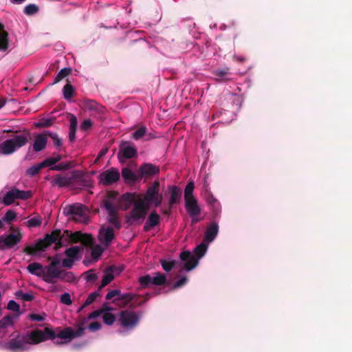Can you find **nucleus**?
<instances>
[{
	"label": "nucleus",
	"mask_w": 352,
	"mask_h": 352,
	"mask_svg": "<svg viewBox=\"0 0 352 352\" xmlns=\"http://www.w3.org/2000/svg\"><path fill=\"white\" fill-rule=\"evenodd\" d=\"M72 72V70L70 67L63 68L56 76L54 80L52 85H55V84L59 82L63 78H65V77L70 75Z\"/></svg>",
	"instance_id": "2f4dec72"
},
{
	"label": "nucleus",
	"mask_w": 352,
	"mask_h": 352,
	"mask_svg": "<svg viewBox=\"0 0 352 352\" xmlns=\"http://www.w3.org/2000/svg\"><path fill=\"white\" fill-rule=\"evenodd\" d=\"M140 295L131 294V293H125L121 294L118 295V297L115 298L113 300V302L119 304V301H121L123 306H126L131 301H133L135 298H139Z\"/></svg>",
	"instance_id": "a878e982"
},
{
	"label": "nucleus",
	"mask_w": 352,
	"mask_h": 352,
	"mask_svg": "<svg viewBox=\"0 0 352 352\" xmlns=\"http://www.w3.org/2000/svg\"><path fill=\"white\" fill-rule=\"evenodd\" d=\"M45 134L48 135V137L53 140V144L56 148H59L62 146V140L59 138L57 133H54L49 131H45Z\"/></svg>",
	"instance_id": "ea45409f"
},
{
	"label": "nucleus",
	"mask_w": 352,
	"mask_h": 352,
	"mask_svg": "<svg viewBox=\"0 0 352 352\" xmlns=\"http://www.w3.org/2000/svg\"><path fill=\"white\" fill-rule=\"evenodd\" d=\"M153 277L150 275L147 274L145 276H140L139 278V283L142 287L146 288L149 286V285L153 284Z\"/></svg>",
	"instance_id": "49530a36"
},
{
	"label": "nucleus",
	"mask_w": 352,
	"mask_h": 352,
	"mask_svg": "<svg viewBox=\"0 0 352 352\" xmlns=\"http://www.w3.org/2000/svg\"><path fill=\"white\" fill-rule=\"evenodd\" d=\"M122 176L126 183H135L140 180V175L135 174L130 168H124L122 170Z\"/></svg>",
	"instance_id": "393cba45"
},
{
	"label": "nucleus",
	"mask_w": 352,
	"mask_h": 352,
	"mask_svg": "<svg viewBox=\"0 0 352 352\" xmlns=\"http://www.w3.org/2000/svg\"><path fill=\"white\" fill-rule=\"evenodd\" d=\"M194 188L195 186L193 182H189L187 184L184 189V201L195 199L193 195Z\"/></svg>",
	"instance_id": "473e14b6"
},
{
	"label": "nucleus",
	"mask_w": 352,
	"mask_h": 352,
	"mask_svg": "<svg viewBox=\"0 0 352 352\" xmlns=\"http://www.w3.org/2000/svg\"><path fill=\"white\" fill-rule=\"evenodd\" d=\"M188 282V278L186 276H183L182 278L176 281L173 288L174 289L182 287V286L185 285Z\"/></svg>",
	"instance_id": "69168bd1"
},
{
	"label": "nucleus",
	"mask_w": 352,
	"mask_h": 352,
	"mask_svg": "<svg viewBox=\"0 0 352 352\" xmlns=\"http://www.w3.org/2000/svg\"><path fill=\"white\" fill-rule=\"evenodd\" d=\"M213 74L217 77L216 80L219 82L231 80V78L229 77L231 74L229 67L216 69L213 72Z\"/></svg>",
	"instance_id": "b1692460"
},
{
	"label": "nucleus",
	"mask_w": 352,
	"mask_h": 352,
	"mask_svg": "<svg viewBox=\"0 0 352 352\" xmlns=\"http://www.w3.org/2000/svg\"><path fill=\"white\" fill-rule=\"evenodd\" d=\"M32 192L30 190H21L16 188H13L6 192L3 203L6 206L12 204L16 199L27 200L32 197Z\"/></svg>",
	"instance_id": "6e6552de"
},
{
	"label": "nucleus",
	"mask_w": 352,
	"mask_h": 352,
	"mask_svg": "<svg viewBox=\"0 0 352 352\" xmlns=\"http://www.w3.org/2000/svg\"><path fill=\"white\" fill-rule=\"evenodd\" d=\"M61 269L48 265L44 267L43 280L47 283L54 284L60 276Z\"/></svg>",
	"instance_id": "ddd939ff"
},
{
	"label": "nucleus",
	"mask_w": 352,
	"mask_h": 352,
	"mask_svg": "<svg viewBox=\"0 0 352 352\" xmlns=\"http://www.w3.org/2000/svg\"><path fill=\"white\" fill-rule=\"evenodd\" d=\"M177 261H166V260H162L161 261V265L162 268L164 271L168 272L172 270V269L175 267L176 265Z\"/></svg>",
	"instance_id": "3c124183"
},
{
	"label": "nucleus",
	"mask_w": 352,
	"mask_h": 352,
	"mask_svg": "<svg viewBox=\"0 0 352 352\" xmlns=\"http://www.w3.org/2000/svg\"><path fill=\"white\" fill-rule=\"evenodd\" d=\"M218 232V224L216 222H212L206 230L205 239L208 242H212L215 239Z\"/></svg>",
	"instance_id": "c85d7f7f"
},
{
	"label": "nucleus",
	"mask_w": 352,
	"mask_h": 352,
	"mask_svg": "<svg viewBox=\"0 0 352 352\" xmlns=\"http://www.w3.org/2000/svg\"><path fill=\"white\" fill-rule=\"evenodd\" d=\"M155 276L153 277V284L155 285H164L167 280L166 276L164 274L157 272L155 274Z\"/></svg>",
	"instance_id": "4c0bfd02"
},
{
	"label": "nucleus",
	"mask_w": 352,
	"mask_h": 352,
	"mask_svg": "<svg viewBox=\"0 0 352 352\" xmlns=\"http://www.w3.org/2000/svg\"><path fill=\"white\" fill-rule=\"evenodd\" d=\"M16 218V212L10 210L7 211L6 213L5 214L3 219H4V221H6L7 222H11V221H14Z\"/></svg>",
	"instance_id": "052dcab7"
},
{
	"label": "nucleus",
	"mask_w": 352,
	"mask_h": 352,
	"mask_svg": "<svg viewBox=\"0 0 352 352\" xmlns=\"http://www.w3.org/2000/svg\"><path fill=\"white\" fill-rule=\"evenodd\" d=\"M60 302L67 305H70L72 303L70 294L69 293H65L61 295Z\"/></svg>",
	"instance_id": "338daca9"
},
{
	"label": "nucleus",
	"mask_w": 352,
	"mask_h": 352,
	"mask_svg": "<svg viewBox=\"0 0 352 352\" xmlns=\"http://www.w3.org/2000/svg\"><path fill=\"white\" fill-rule=\"evenodd\" d=\"M7 309L15 312H19L20 309V306L14 300H11L8 303Z\"/></svg>",
	"instance_id": "680f3d73"
},
{
	"label": "nucleus",
	"mask_w": 352,
	"mask_h": 352,
	"mask_svg": "<svg viewBox=\"0 0 352 352\" xmlns=\"http://www.w3.org/2000/svg\"><path fill=\"white\" fill-rule=\"evenodd\" d=\"M85 278L87 282H94L98 278L96 274L93 272V270H88L85 273Z\"/></svg>",
	"instance_id": "bf43d9fd"
},
{
	"label": "nucleus",
	"mask_w": 352,
	"mask_h": 352,
	"mask_svg": "<svg viewBox=\"0 0 352 352\" xmlns=\"http://www.w3.org/2000/svg\"><path fill=\"white\" fill-rule=\"evenodd\" d=\"M42 219L40 217H35L30 219L25 222V224L29 228H36L41 226Z\"/></svg>",
	"instance_id": "09e8293b"
},
{
	"label": "nucleus",
	"mask_w": 352,
	"mask_h": 352,
	"mask_svg": "<svg viewBox=\"0 0 352 352\" xmlns=\"http://www.w3.org/2000/svg\"><path fill=\"white\" fill-rule=\"evenodd\" d=\"M55 331L50 327L43 330L35 329L25 334H19L14 338L6 342L3 348L11 352H23L28 351L29 345H35L47 340H54Z\"/></svg>",
	"instance_id": "f257e3e1"
},
{
	"label": "nucleus",
	"mask_w": 352,
	"mask_h": 352,
	"mask_svg": "<svg viewBox=\"0 0 352 352\" xmlns=\"http://www.w3.org/2000/svg\"><path fill=\"white\" fill-rule=\"evenodd\" d=\"M80 252V248L78 246H72L67 248L65 254L69 258L75 260Z\"/></svg>",
	"instance_id": "58836bf2"
},
{
	"label": "nucleus",
	"mask_w": 352,
	"mask_h": 352,
	"mask_svg": "<svg viewBox=\"0 0 352 352\" xmlns=\"http://www.w3.org/2000/svg\"><path fill=\"white\" fill-rule=\"evenodd\" d=\"M8 47V33L5 30L3 24L0 23V51H6Z\"/></svg>",
	"instance_id": "bb28decb"
},
{
	"label": "nucleus",
	"mask_w": 352,
	"mask_h": 352,
	"mask_svg": "<svg viewBox=\"0 0 352 352\" xmlns=\"http://www.w3.org/2000/svg\"><path fill=\"white\" fill-rule=\"evenodd\" d=\"M84 331L83 327H79L76 331L69 327H65L57 333L55 331L54 339L57 338L61 340H67L66 342H70L74 338L82 336Z\"/></svg>",
	"instance_id": "f8f14e48"
},
{
	"label": "nucleus",
	"mask_w": 352,
	"mask_h": 352,
	"mask_svg": "<svg viewBox=\"0 0 352 352\" xmlns=\"http://www.w3.org/2000/svg\"><path fill=\"white\" fill-rule=\"evenodd\" d=\"M160 185L158 180H155L148 187L143 198V201L148 207L153 205L155 208L159 207L163 201V195L160 192Z\"/></svg>",
	"instance_id": "39448f33"
},
{
	"label": "nucleus",
	"mask_w": 352,
	"mask_h": 352,
	"mask_svg": "<svg viewBox=\"0 0 352 352\" xmlns=\"http://www.w3.org/2000/svg\"><path fill=\"white\" fill-rule=\"evenodd\" d=\"M63 96L65 100H69L74 96V89L70 82H67L63 89Z\"/></svg>",
	"instance_id": "c9c22d12"
},
{
	"label": "nucleus",
	"mask_w": 352,
	"mask_h": 352,
	"mask_svg": "<svg viewBox=\"0 0 352 352\" xmlns=\"http://www.w3.org/2000/svg\"><path fill=\"white\" fill-rule=\"evenodd\" d=\"M114 231L111 227H107L105 230L100 229L98 239L104 246L108 247L114 239Z\"/></svg>",
	"instance_id": "f3484780"
},
{
	"label": "nucleus",
	"mask_w": 352,
	"mask_h": 352,
	"mask_svg": "<svg viewBox=\"0 0 352 352\" xmlns=\"http://www.w3.org/2000/svg\"><path fill=\"white\" fill-rule=\"evenodd\" d=\"M136 193L135 192H126L123 194L118 199L119 206L123 210H128L131 205L134 206L135 201Z\"/></svg>",
	"instance_id": "2eb2a0df"
},
{
	"label": "nucleus",
	"mask_w": 352,
	"mask_h": 352,
	"mask_svg": "<svg viewBox=\"0 0 352 352\" xmlns=\"http://www.w3.org/2000/svg\"><path fill=\"white\" fill-rule=\"evenodd\" d=\"M48 135L45 134V131L43 133H39L35 136L33 144V150L38 152L45 148L47 142Z\"/></svg>",
	"instance_id": "412c9836"
},
{
	"label": "nucleus",
	"mask_w": 352,
	"mask_h": 352,
	"mask_svg": "<svg viewBox=\"0 0 352 352\" xmlns=\"http://www.w3.org/2000/svg\"><path fill=\"white\" fill-rule=\"evenodd\" d=\"M114 278V275L111 273L110 272H108V269L107 268L104 271V274L102 277L101 284L99 286V289H101L108 284H109Z\"/></svg>",
	"instance_id": "72a5a7b5"
},
{
	"label": "nucleus",
	"mask_w": 352,
	"mask_h": 352,
	"mask_svg": "<svg viewBox=\"0 0 352 352\" xmlns=\"http://www.w3.org/2000/svg\"><path fill=\"white\" fill-rule=\"evenodd\" d=\"M27 270L30 274L43 278L44 267L41 263L37 262L30 263Z\"/></svg>",
	"instance_id": "cd10ccee"
},
{
	"label": "nucleus",
	"mask_w": 352,
	"mask_h": 352,
	"mask_svg": "<svg viewBox=\"0 0 352 352\" xmlns=\"http://www.w3.org/2000/svg\"><path fill=\"white\" fill-rule=\"evenodd\" d=\"M58 278L65 283H74L76 280V278L72 272H67L61 270Z\"/></svg>",
	"instance_id": "7c9ffc66"
},
{
	"label": "nucleus",
	"mask_w": 352,
	"mask_h": 352,
	"mask_svg": "<svg viewBox=\"0 0 352 352\" xmlns=\"http://www.w3.org/2000/svg\"><path fill=\"white\" fill-rule=\"evenodd\" d=\"M42 168H43V167L41 163H39V164L34 165V166L30 167L28 169H27L26 174L30 177L35 176L40 172V170Z\"/></svg>",
	"instance_id": "a18cd8bd"
},
{
	"label": "nucleus",
	"mask_w": 352,
	"mask_h": 352,
	"mask_svg": "<svg viewBox=\"0 0 352 352\" xmlns=\"http://www.w3.org/2000/svg\"><path fill=\"white\" fill-rule=\"evenodd\" d=\"M118 158L120 162L131 159L138 155V150L133 143L130 142H122L120 144Z\"/></svg>",
	"instance_id": "1a4fd4ad"
},
{
	"label": "nucleus",
	"mask_w": 352,
	"mask_h": 352,
	"mask_svg": "<svg viewBox=\"0 0 352 352\" xmlns=\"http://www.w3.org/2000/svg\"><path fill=\"white\" fill-rule=\"evenodd\" d=\"M146 132L147 128L144 126H142L132 133V137L133 139L138 140L146 135Z\"/></svg>",
	"instance_id": "37998d69"
},
{
	"label": "nucleus",
	"mask_w": 352,
	"mask_h": 352,
	"mask_svg": "<svg viewBox=\"0 0 352 352\" xmlns=\"http://www.w3.org/2000/svg\"><path fill=\"white\" fill-rule=\"evenodd\" d=\"M104 252V249L100 245H96L92 247L91 256L94 260H98Z\"/></svg>",
	"instance_id": "8fccbe9b"
},
{
	"label": "nucleus",
	"mask_w": 352,
	"mask_h": 352,
	"mask_svg": "<svg viewBox=\"0 0 352 352\" xmlns=\"http://www.w3.org/2000/svg\"><path fill=\"white\" fill-rule=\"evenodd\" d=\"M22 239V234L17 230V234H9L0 236V250L10 249L18 244Z\"/></svg>",
	"instance_id": "9d476101"
},
{
	"label": "nucleus",
	"mask_w": 352,
	"mask_h": 352,
	"mask_svg": "<svg viewBox=\"0 0 352 352\" xmlns=\"http://www.w3.org/2000/svg\"><path fill=\"white\" fill-rule=\"evenodd\" d=\"M103 321L108 325H111L115 322V316L109 312L104 313L102 316Z\"/></svg>",
	"instance_id": "864d4df0"
},
{
	"label": "nucleus",
	"mask_w": 352,
	"mask_h": 352,
	"mask_svg": "<svg viewBox=\"0 0 352 352\" xmlns=\"http://www.w3.org/2000/svg\"><path fill=\"white\" fill-rule=\"evenodd\" d=\"M120 178V174L116 168H111L99 175L100 182L104 186H109L117 182Z\"/></svg>",
	"instance_id": "9b49d317"
},
{
	"label": "nucleus",
	"mask_w": 352,
	"mask_h": 352,
	"mask_svg": "<svg viewBox=\"0 0 352 352\" xmlns=\"http://www.w3.org/2000/svg\"><path fill=\"white\" fill-rule=\"evenodd\" d=\"M93 122L90 119H85L80 124V129L87 131L91 128Z\"/></svg>",
	"instance_id": "e2e57ef3"
},
{
	"label": "nucleus",
	"mask_w": 352,
	"mask_h": 352,
	"mask_svg": "<svg viewBox=\"0 0 352 352\" xmlns=\"http://www.w3.org/2000/svg\"><path fill=\"white\" fill-rule=\"evenodd\" d=\"M160 173V168L151 163H145L140 166L138 169L140 179L143 177H150Z\"/></svg>",
	"instance_id": "dca6fc26"
},
{
	"label": "nucleus",
	"mask_w": 352,
	"mask_h": 352,
	"mask_svg": "<svg viewBox=\"0 0 352 352\" xmlns=\"http://www.w3.org/2000/svg\"><path fill=\"white\" fill-rule=\"evenodd\" d=\"M69 129L76 130L78 124L77 118L73 114H69Z\"/></svg>",
	"instance_id": "774afa93"
},
{
	"label": "nucleus",
	"mask_w": 352,
	"mask_h": 352,
	"mask_svg": "<svg viewBox=\"0 0 352 352\" xmlns=\"http://www.w3.org/2000/svg\"><path fill=\"white\" fill-rule=\"evenodd\" d=\"M184 201L186 210L190 217L199 216L201 214V208L196 198Z\"/></svg>",
	"instance_id": "6ab92c4d"
},
{
	"label": "nucleus",
	"mask_w": 352,
	"mask_h": 352,
	"mask_svg": "<svg viewBox=\"0 0 352 352\" xmlns=\"http://www.w3.org/2000/svg\"><path fill=\"white\" fill-rule=\"evenodd\" d=\"M104 208L109 214V222L113 225L118 230L120 229L121 223L118 218V210L113 204L109 201H104Z\"/></svg>",
	"instance_id": "4468645a"
},
{
	"label": "nucleus",
	"mask_w": 352,
	"mask_h": 352,
	"mask_svg": "<svg viewBox=\"0 0 352 352\" xmlns=\"http://www.w3.org/2000/svg\"><path fill=\"white\" fill-rule=\"evenodd\" d=\"M16 151L12 140H6L0 144V153L3 155H10Z\"/></svg>",
	"instance_id": "c756f323"
},
{
	"label": "nucleus",
	"mask_w": 352,
	"mask_h": 352,
	"mask_svg": "<svg viewBox=\"0 0 352 352\" xmlns=\"http://www.w3.org/2000/svg\"><path fill=\"white\" fill-rule=\"evenodd\" d=\"M72 180L73 177L63 175L61 174H57L52 179L51 184L52 186L62 188L69 186L72 183Z\"/></svg>",
	"instance_id": "a211bd4d"
},
{
	"label": "nucleus",
	"mask_w": 352,
	"mask_h": 352,
	"mask_svg": "<svg viewBox=\"0 0 352 352\" xmlns=\"http://www.w3.org/2000/svg\"><path fill=\"white\" fill-rule=\"evenodd\" d=\"M148 206L146 205L142 199L140 198L135 203L133 209L125 215V222L128 226L142 224L148 212Z\"/></svg>",
	"instance_id": "7ed1b4c3"
},
{
	"label": "nucleus",
	"mask_w": 352,
	"mask_h": 352,
	"mask_svg": "<svg viewBox=\"0 0 352 352\" xmlns=\"http://www.w3.org/2000/svg\"><path fill=\"white\" fill-rule=\"evenodd\" d=\"M118 196V193L116 191H113V190L107 191L104 199L102 201L101 206L104 208V201H109L111 204H113L114 206L113 202H114V201H116L117 199Z\"/></svg>",
	"instance_id": "f704fd0d"
},
{
	"label": "nucleus",
	"mask_w": 352,
	"mask_h": 352,
	"mask_svg": "<svg viewBox=\"0 0 352 352\" xmlns=\"http://www.w3.org/2000/svg\"><path fill=\"white\" fill-rule=\"evenodd\" d=\"M82 233L80 231L78 232H75L74 233H71L69 234V241L72 242V243H78V242H80L82 239Z\"/></svg>",
	"instance_id": "4d7b16f0"
},
{
	"label": "nucleus",
	"mask_w": 352,
	"mask_h": 352,
	"mask_svg": "<svg viewBox=\"0 0 352 352\" xmlns=\"http://www.w3.org/2000/svg\"><path fill=\"white\" fill-rule=\"evenodd\" d=\"M168 189L170 194L168 204L173 206L174 204L179 203L182 197V192L177 186H170L168 187Z\"/></svg>",
	"instance_id": "5701e85b"
},
{
	"label": "nucleus",
	"mask_w": 352,
	"mask_h": 352,
	"mask_svg": "<svg viewBox=\"0 0 352 352\" xmlns=\"http://www.w3.org/2000/svg\"><path fill=\"white\" fill-rule=\"evenodd\" d=\"M160 222V216L156 212L155 210L151 212L144 223V230L145 232L150 231L153 228L159 225Z\"/></svg>",
	"instance_id": "aec40b11"
},
{
	"label": "nucleus",
	"mask_w": 352,
	"mask_h": 352,
	"mask_svg": "<svg viewBox=\"0 0 352 352\" xmlns=\"http://www.w3.org/2000/svg\"><path fill=\"white\" fill-rule=\"evenodd\" d=\"M80 242L85 246L92 247L95 243V240L91 234H82Z\"/></svg>",
	"instance_id": "c03bdc74"
},
{
	"label": "nucleus",
	"mask_w": 352,
	"mask_h": 352,
	"mask_svg": "<svg viewBox=\"0 0 352 352\" xmlns=\"http://www.w3.org/2000/svg\"><path fill=\"white\" fill-rule=\"evenodd\" d=\"M98 296V293L97 292H94L91 293L87 298L85 303L82 307H80V310L82 309L84 307L91 305L93 303Z\"/></svg>",
	"instance_id": "603ef678"
},
{
	"label": "nucleus",
	"mask_w": 352,
	"mask_h": 352,
	"mask_svg": "<svg viewBox=\"0 0 352 352\" xmlns=\"http://www.w3.org/2000/svg\"><path fill=\"white\" fill-rule=\"evenodd\" d=\"M108 272L112 273L114 276L119 275L124 270V265H110L107 267Z\"/></svg>",
	"instance_id": "6e6d98bb"
},
{
	"label": "nucleus",
	"mask_w": 352,
	"mask_h": 352,
	"mask_svg": "<svg viewBox=\"0 0 352 352\" xmlns=\"http://www.w3.org/2000/svg\"><path fill=\"white\" fill-rule=\"evenodd\" d=\"M39 10L38 6L36 4L31 3L27 5L24 8V13L26 15H33L37 13Z\"/></svg>",
	"instance_id": "de8ad7c7"
},
{
	"label": "nucleus",
	"mask_w": 352,
	"mask_h": 352,
	"mask_svg": "<svg viewBox=\"0 0 352 352\" xmlns=\"http://www.w3.org/2000/svg\"><path fill=\"white\" fill-rule=\"evenodd\" d=\"M14 322L11 315H7L0 320V329H6L9 326H12Z\"/></svg>",
	"instance_id": "a19ab883"
},
{
	"label": "nucleus",
	"mask_w": 352,
	"mask_h": 352,
	"mask_svg": "<svg viewBox=\"0 0 352 352\" xmlns=\"http://www.w3.org/2000/svg\"><path fill=\"white\" fill-rule=\"evenodd\" d=\"M63 213L67 216H72V219L76 222L83 223L89 222L88 209L81 204L76 203L65 208Z\"/></svg>",
	"instance_id": "423d86ee"
},
{
	"label": "nucleus",
	"mask_w": 352,
	"mask_h": 352,
	"mask_svg": "<svg viewBox=\"0 0 352 352\" xmlns=\"http://www.w3.org/2000/svg\"><path fill=\"white\" fill-rule=\"evenodd\" d=\"M30 138V133L28 131H25L22 134L15 135L14 138L10 140H12L13 145L16 150L25 146L28 142Z\"/></svg>",
	"instance_id": "4be33fe9"
},
{
	"label": "nucleus",
	"mask_w": 352,
	"mask_h": 352,
	"mask_svg": "<svg viewBox=\"0 0 352 352\" xmlns=\"http://www.w3.org/2000/svg\"><path fill=\"white\" fill-rule=\"evenodd\" d=\"M41 163L43 167L45 168V167L52 166L54 165L55 166L56 164V160L55 159H54L52 157H48V158L45 159Z\"/></svg>",
	"instance_id": "0e129e2a"
},
{
	"label": "nucleus",
	"mask_w": 352,
	"mask_h": 352,
	"mask_svg": "<svg viewBox=\"0 0 352 352\" xmlns=\"http://www.w3.org/2000/svg\"><path fill=\"white\" fill-rule=\"evenodd\" d=\"M64 234H62L60 229H55L50 234H46L43 239L36 241L34 245H27L24 248L23 252L30 255H35L38 251L44 252L52 243H54L60 238H63Z\"/></svg>",
	"instance_id": "f03ea898"
},
{
	"label": "nucleus",
	"mask_w": 352,
	"mask_h": 352,
	"mask_svg": "<svg viewBox=\"0 0 352 352\" xmlns=\"http://www.w3.org/2000/svg\"><path fill=\"white\" fill-rule=\"evenodd\" d=\"M206 250L207 245L205 243H201L194 250L195 256L189 251L182 252L179 257L182 261H184V263L180 272L183 270L190 271L194 269L198 265V260L205 254Z\"/></svg>",
	"instance_id": "20e7f679"
},
{
	"label": "nucleus",
	"mask_w": 352,
	"mask_h": 352,
	"mask_svg": "<svg viewBox=\"0 0 352 352\" xmlns=\"http://www.w3.org/2000/svg\"><path fill=\"white\" fill-rule=\"evenodd\" d=\"M16 298H20L24 301H32L34 296L32 293H23L21 290L17 291L15 293Z\"/></svg>",
	"instance_id": "79ce46f5"
},
{
	"label": "nucleus",
	"mask_w": 352,
	"mask_h": 352,
	"mask_svg": "<svg viewBox=\"0 0 352 352\" xmlns=\"http://www.w3.org/2000/svg\"><path fill=\"white\" fill-rule=\"evenodd\" d=\"M206 201L210 206H212L214 208L217 207V208L215 209V214H217V213L219 212V203L217 200L212 195H208V197L206 198Z\"/></svg>",
	"instance_id": "5fc2aeb1"
},
{
	"label": "nucleus",
	"mask_w": 352,
	"mask_h": 352,
	"mask_svg": "<svg viewBox=\"0 0 352 352\" xmlns=\"http://www.w3.org/2000/svg\"><path fill=\"white\" fill-rule=\"evenodd\" d=\"M70 168H71L70 163L67 162V163H60L57 165L52 166L50 168V169L53 170H65L69 169Z\"/></svg>",
	"instance_id": "13d9d810"
},
{
	"label": "nucleus",
	"mask_w": 352,
	"mask_h": 352,
	"mask_svg": "<svg viewBox=\"0 0 352 352\" xmlns=\"http://www.w3.org/2000/svg\"><path fill=\"white\" fill-rule=\"evenodd\" d=\"M56 118H43L38 122L35 123V126L37 128H47L51 126L55 121Z\"/></svg>",
	"instance_id": "e433bc0d"
},
{
	"label": "nucleus",
	"mask_w": 352,
	"mask_h": 352,
	"mask_svg": "<svg viewBox=\"0 0 352 352\" xmlns=\"http://www.w3.org/2000/svg\"><path fill=\"white\" fill-rule=\"evenodd\" d=\"M140 318V316L135 311L124 310L120 311L118 321L123 327L132 329L138 325Z\"/></svg>",
	"instance_id": "0eeeda50"
}]
</instances>
